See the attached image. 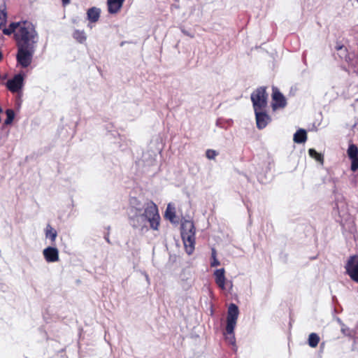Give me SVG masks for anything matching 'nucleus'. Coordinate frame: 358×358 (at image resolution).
Wrapping results in <instances>:
<instances>
[{
  "label": "nucleus",
  "instance_id": "26",
  "mask_svg": "<svg viewBox=\"0 0 358 358\" xmlns=\"http://www.w3.org/2000/svg\"><path fill=\"white\" fill-rule=\"evenodd\" d=\"M166 217L169 219L171 221H173V220L176 217V214H175V212L173 211H171L169 210V207L167 208L166 210V214H165Z\"/></svg>",
  "mask_w": 358,
  "mask_h": 358
},
{
  "label": "nucleus",
  "instance_id": "24",
  "mask_svg": "<svg viewBox=\"0 0 358 358\" xmlns=\"http://www.w3.org/2000/svg\"><path fill=\"white\" fill-rule=\"evenodd\" d=\"M7 118L5 121L6 124H10L13 122L15 116L14 111L12 109H7L6 111Z\"/></svg>",
  "mask_w": 358,
  "mask_h": 358
},
{
  "label": "nucleus",
  "instance_id": "15",
  "mask_svg": "<svg viewBox=\"0 0 358 358\" xmlns=\"http://www.w3.org/2000/svg\"><path fill=\"white\" fill-rule=\"evenodd\" d=\"M294 141L296 143H303L307 140V132L303 129H299L294 134Z\"/></svg>",
  "mask_w": 358,
  "mask_h": 358
},
{
  "label": "nucleus",
  "instance_id": "8",
  "mask_svg": "<svg viewBox=\"0 0 358 358\" xmlns=\"http://www.w3.org/2000/svg\"><path fill=\"white\" fill-rule=\"evenodd\" d=\"M255 114L257 127L259 129H264L271 122V117L264 111V110H254Z\"/></svg>",
  "mask_w": 358,
  "mask_h": 358
},
{
  "label": "nucleus",
  "instance_id": "14",
  "mask_svg": "<svg viewBox=\"0 0 358 358\" xmlns=\"http://www.w3.org/2000/svg\"><path fill=\"white\" fill-rule=\"evenodd\" d=\"M101 10L96 7L90 8L87 11V20L92 23L96 22L100 17Z\"/></svg>",
  "mask_w": 358,
  "mask_h": 358
},
{
  "label": "nucleus",
  "instance_id": "20",
  "mask_svg": "<svg viewBox=\"0 0 358 358\" xmlns=\"http://www.w3.org/2000/svg\"><path fill=\"white\" fill-rule=\"evenodd\" d=\"M73 37L79 43H82L86 41V35L84 31L75 30Z\"/></svg>",
  "mask_w": 358,
  "mask_h": 358
},
{
  "label": "nucleus",
  "instance_id": "5",
  "mask_svg": "<svg viewBox=\"0 0 358 358\" xmlns=\"http://www.w3.org/2000/svg\"><path fill=\"white\" fill-rule=\"evenodd\" d=\"M268 94L266 87H259L251 94L254 110H264L267 106Z\"/></svg>",
  "mask_w": 358,
  "mask_h": 358
},
{
  "label": "nucleus",
  "instance_id": "9",
  "mask_svg": "<svg viewBox=\"0 0 358 358\" xmlns=\"http://www.w3.org/2000/svg\"><path fill=\"white\" fill-rule=\"evenodd\" d=\"M23 76L21 74H17L7 81L6 87L11 92H17L23 86Z\"/></svg>",
  "mask_w": 358,
  "mask_h": 358
},
{
  "label": "nucleus",
  "instance_id": "6",
  "mask_svg": "<svg viewBox=\"0 0 358 358\" xmlns=\"http://www.w3.org/2000/svg\"><path fill=\"white\" fill-rule=\"evenodd\" d=\"M346 273L355 282H358V255L350 256L345 266Z\"/></svg>",
  "mask_w": 358,
  "mask_h": 358
},
{
  "label": "nucleus",
  "instance_id": "4",
  "mask_svg": "<svg viewBox=\"0 0 358 358\" xmlns=\"http://www.w3.org/2000/svg\"><path fill=\"white\" fill-rule=\"evenodd\" d=\"M239 315L238 306L235 303H231L228 308L226 326V340L234 345L236 339L234 336V329L236 325L237 319Z\"/></svg>",
  "mask_w": 358,
  "mask_h": 358
},
{
  "label": "nucleus",
  "instance_id": "27",
  "mask_svg": "<svg viewBox=\"0 0 358 358\" xmlns=\"http://www.w3.org/2000/svg\"><path fill=\"white\" fill-rule=\"evenodd\" d=\"M64 6H66L70 3V0H62Z\"/></svg>",
  "mask_w": 358,
  "mask_h": 358
},
{
  "label": "nucleus",
  "instance_id": "16",
  "mask_svg": "<svg viewBox=\"0 0 358 358\" xmlns=\"http://www.w3.org/2000/svg\"><path fill=\"white\" fill-rule=\"evenodd\" d=\"M335 48L337 51L340 52L338 54L339 57L342 59H344L348 64H350L351 59L348 54V49L343 45L338 43L336 45Z\"/></svg>",
  "mask_w": 358,
  "mask_h": 358
},
{
  "label": "nucleus",
  "instance_id": "2",
  "mask_svg": "<svg viewBox=\"0 0 358 358\" xmlns=\"http://www.w3.org/2000/svg\"><path fill=\"white\" fill-rule=\"evenodd\" d=\"M129 219L134 228L143 227L148 222L152 229H159L160 216L158 208L150 200L143 203L137 197H131L129 201Z\"/></svg>",
  "mask_w": 358,
  "mask_h": 358
},
{
  "label": "nucleus",
  "instance_id": "3",
  "mask_svg": "<svg viewBox=\"0 0 358 358\" xmlns=\"http://www.w3.org/2000/svg\"><path fill=\"white\" fill-rule=\"evenodd\" d=\"M180 231L185 252L190 255L194 251L196 243V228L194 222L185 220L181 223Z\"/></svg>",
  "mask_w": 358,
  "mask_h": 358
},
{
  "label": "nucleus",
  "instance_id": "7",
  "mask_svg": "<svg viewBox=\"0 0 358 358\" xmlns=\"http://www.w3.org/2000/svg\"><path fill=\"white\" fill-rule=\"evenodd\" d=\"M272 100V108L273 110L283 108L287 105L285 97L276 87H273Z\"/></svg>",
  "mask_w": 358,
  "mask_h": 358
},
{
  "label": "nucleus",
  "instance_id": "1",
  "mask_svg": "<svg viewBox=\"0 0 358 358\" xmlns=\"http://www.w3.org/2000/svg\"><path fill=\"white\" fill-rule=\"evenodd\" d=\"M2 31L6 36L14 34L17 49V64L22 68L30 66L38 41V34L35 25L30 21L22 20L11 22L8 27L3 28Z\"/></svg>",
  "mask_w": 358,
  "mask_h": 358
},
{
  "label": "nucleus",
  "instance_id": "23",
  "mask_svg": "<svg viewBox=\"0 0 358 358\" xmlns=\"http://www.w3.org/2000/svg\"><path fill=\"white\" fill-rule=\"evenodd\" d=\"M341 331L343 334V335H345L348 337H350V338H352V336H353L352 331L350 328H348L345 324H341Z\"/></svg>",
  "mask_w": 358,
  "mask_h": 358
},
{
  "label": "nucleus",
  "instance_id": "12",
  "mask_svg": "<svg viewBox=\"0 0 358 358\" xmlns=\"http://www.w3.org/2000/svg\"><path fill=\"white\" fill-rule=\"evenodd\" d=\"M225 270L224 268L217 269L214 272L215 281L217 285L221 289H225Z\"/></svg>",
  "mask_w": 358,
  "mask_h": 358
},
{
  "label": "nucleus",
  "instance_id": "10",
  "mask_svg": "<svg viewBox=\"0 0 358 358\" xmlns=\"http://www.w3.org/2000/svg\"><path fill=\"white\" fill-rule=\"evenodd\" d=\"M348 156L351 160V170L356 171L358 169V148L355 144H350L347 150Z\"/></svg>",
  "mask_w": 358,
  "mask_h": 358
},
{
  "label": "nucleus",
  "instance_id": "28",
  "mask_svg": "<svg viewBox=\"0 0 358 358\" xmlns=\"http://www.w3.org/2000/svg\"><path fill=\"white\" fill-rule=\"evenodd\" d=\"M106 241H107L108 243H110V240H109V238H108V237H106Z\"/></svg>",
  "mask_w": 358,
  "mask_h": 358
},
{
  "label": "nucleus",
  "instance_id": "11",
  "mask_svg": "<svg viewBox=\"0 0 358 358\" xmlns=\"http://www.w3.org/2000/svg\"><path fill=\"white\" fill-rule=\"evenodd\" d=\"M43 254L48 262H55L59 260V251L56 248L48 247L43 250Z\"/></svg>",
  "mask_w": 358,
  "mask_h": 358
},
{
  "label": "nucleus",
  "instance_id": "17",
  "mask_svg": "<svg viewBox=\"0 0 358 358\" xmlns=\"http://www.w3.org/2000/svg\"><path fill=\"white\" fill-rule=\"evenodd\" d=\"M45 237L47 238H50L52 243L55 242L56 238L57 236V231L51 227L50 224H48L45 230Z\"/></svg>",
  "mask_w": 358,
  "mask_h": 358
},
{
  "label": "nucleus",
  "instance_id": "18",
  "mask_svg": "<svg viewBox=\"0 0 358 358\" xmlns=\"http://www.w3.org/2000/svg\"><path fill=\"white\" fill-rule=\"evenodd\" d=\"M320 341V336L316 333H311L308 336V343L310 347L314 348L318 345Z\"/></svg>",
  "mask_w": 358,
  "mask_h": 358
},
{
  "label": "nucleus",
  "instance_id": "29",
  "mask_svg": "<svg viewBox=\"0 0 358 358\" xmlns=\"http://www.w3.org/2000/svg\"><path fill=\"white\" fill-rule=\"evenodd\" d=\"M357 1H358V0H357Z\"/></svg>",
  "mask_w": 358,
  "mask_h": 358
},
{
  "label": "nucleus",
  "instance_id": "13",
  "mask_svg": "<svg viewBox=\"0 0 358 358\" xmlns=\"http://www.w3.org/2000/svg\"><path fill=\"white\" fill-rule=\"evenodd\" d=\"M125 0H107L108 11L110 14L117 13Z\"/></svg>",
  "mask_w": 358,
  "mask_h": 358
},
{
  "label": "nucleus",
  "instance_id": "22",
  "mask_svg": "<svg viewBox=\"0 0 358 358\" xmlns=\"http://www.w3.org/2000/svg\"><path fill=\"white\" fill-rule=\"evenodd\" d=\"M217 252L215 248H212L211 250V262L210 266L212 267L217 266L220 264V261L217 259Z\"/></svg>",
  "mask_w": 358,
  "mask_h": 358
},
{
  "label": "nucleus",
  "instance_id": "19",
  "mask_svg": "<svg viewBox=\"0 0 358 358\" xmlns=\"http://www.w3.org/2000/svg\"><path fill=\"white\" fill-rule=\"evenodd\" d=\"M7 22V13L6 11V6H0V29L5 27Z\"/></svg>",
  "mask_w": 358,
  "mask_h": 358
},
{
  "label": "nucleus",
  "instance_id": "25",
  "mask_svg": "<svg viewBox=\"0 0 358 358\" xmlns=\"http://www.w3.org/2000/svg\"><path fill=\"white\" fill-rule=\"evenodd\" d=\"M217 155L215 150L211 149H208L206 152V156L209 159H214Z\"/></svg>",
  "mask_w": 358,
  "mask_h": 358
},
{
  "label": "nucleus",
  "instance_id": "21",
  "mask_svg": "<svg viewBox=\"0 0 358 358\" xmlns=\"http://www.w3.org/2000/svg\"><path fill=\"white\" fill-rule=\"evenodd\" d=\"M308 154L312 157L314 158L316 161L320 162L322 164L324 162V157L322 154L317 152L315 149L310 148L308 150Z\"/></svg>",
  "mask_w": 358,
  "mask_h": 358
}]
</instances>
